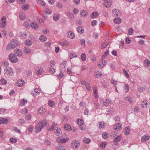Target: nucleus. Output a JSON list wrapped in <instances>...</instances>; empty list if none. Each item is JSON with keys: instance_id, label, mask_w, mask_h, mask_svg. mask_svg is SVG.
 I'll return each instance as SVG.
<instances>
[{"instance_id": "33", "label": "nucleus", "mask_w": 150, "mask_h": 150, "mask_svg": "<svg viewBox=\"0 0 150 150\" xmlns=\"http://www.w3.org/2000/svg\"><path fill=\"white\" fill-rule=\"evenodd\" d=\"M29 7V5L28 4H26L25 5H23L22 6L21 8L23 10H28Z\"/></svg>"}, {"instance_id": "18", "label": "nucleus", "mask_w": 150, "mask_h": 150, "mask_svg": "<svg viewBox=\"0 0 150 150\" xmlns=\"http://www.w3.org/2000/svg\"><path fill=\"white\" fill-rule=\"evenodd\" d=\"M113 109L112 107H110V109H109L107 111L106 114L108 115H109L110 114H112L113 113Z\"/></svg>"}, {"instance_id": "3", "label": "nucleus", "mask_w": 150, "mask_h": 150, "mask_svg": "<svg viewBox=\"0 0 150 150\" xmlns=\"http://www.w3.org/2000/svg\"><path fill=\"white\" fill-rule=\"evenodd\" d=\"M4 71L6 74L9 75L10 76H12L14 74V71L11 67H8L6 68Z\"/></svg>"}, {"instance_id": "44", "label": "nucleus", "mask_w": 150, "mask_h": 150, "mask_svg": "<svg viewBox=\"0 0 150 150\" xmlns=\"http://www.w3.org/2000/svg\"><path fill=\"white\" fill-rule=\"evenodd\" d=\"M86 87V89L88 91H91V88L90 86V84L88 83L86 84V85H85Z\"/></svg>"}, {"instance_id": "57", "label": "nucleus", "mask_w": 150, "mask_h": 150, "mask_svg": "<svg viewBox=\"0 0 150 150\" xmlns=\"http://www.w3.org/2000/svg\"><path fill=\"white\" fill-rule=\"evenodd\" d=\"M67 72L68 74H72V72L71 71V68L70 67H68L67 68Z\"/></svg>"}, {"instance_id": "24", "label": "nucleus", "mask_w": 150, "mask_h": 150, "mask_svg": "<svg viewBox=\"0 0 150 150\" xmlns=\"http://www.w3.org/2000/svg\"><path fill=\"white\" fill-rule=\"evenodd\" d=\"M28 101L23 99H21L20 102V105H25L27 103Z\"/></svg>"}, {"instance_id": "50", "label": "nucleus", "mask_w": 150, "mask_h": 150, "mask_svg": "<svg viewBox=\"0 0 150 150\" xmlns=\"http://www.w3.org/2000/svg\"><path fill=\"white\" fill-rule=\"evenodd\" d=\"M138 91L140 92H144L145 91V88L144 87H138Z\"/></svg>"}, {"instance_id": "55", "label": "nucleus", "mask_w": 150, "mask_h": 150, "mask_svg": "<svg viewBox=\"0 0 150 150\" xmlns=\"http://www.w3.org/2000/svg\"><path fill=\"white\" fill-rule=\"evenodd\" d=\"M57 125L55 124L54 123H53L52 125V126L48 129L49 130H54L55 126H56Z\"/></svg>"}, {"instance_id": "6", "label": "nucleus", "mask_w": 150, "mask_h": 150, "mask_svg": "<svg viewBox=\"0 0 150 150\" xmlns=\"http://www.w3.org/2000/svg\"><path fill=\"white\" fill-rule=\"evenodd\" d=\"M41 92V90L38 88H35L33 91L31 92V94L34 97H36Z\"/></svg>"}, {"instance_id": "28", "label": "nucleus", "mask_w": 150, "mask_h": 150, "mask_svg": "<svg viewBox=\"0 0 150 150\" xmlns=\"http://www.w3.org/2000/svg\"><path fill=\"white\" fill-rule=\"evenodd\" d=\"M102 76V74L100 71H97L96 72V77L97 78H99L101 77Z\"/></svg>"}, {"instance_id": "2", "label": "nucleus", "mask_w": 150, "mask_h": 150, "mask_svg": "<svg viewBox=\"0 0 150 150\" xmlns=\"http://www.w3.org/2000/svg\"><path fill=\"white\" fill-rule=\"evenodd\" d=\"M19 44V43L17 40L13 39L7 45L6 50H10L18 46Z\"/></svg>"}, {"instance_id": "48", "label": "nucleus", "mask_w": 150, "mask_h": 150, "mask_svg": "<svg viewBox=\"0 0 150 150\" xmlns=\"http://www.w3.org/2000/svg\"><path fill=\"white\" fill-rule=\"evenodd\" d=\"M28 131L29 132H32L33 131V127L32 125H30L28 129Z\"/></svg>"}, {"instance_id": "34", "label": "nucleus", "mask_w": 150, "mask_h": 150, "mask_svg": "<svg viewBox=\"0 0 150 150\" xmlns=\"http://www.w3.org/2000/svg\"><path fill=\"white\" fill-rule=\"evenodd\" d=\"M121 19L120 18H115L114 20V22L116 24H119L121 23Z\"/></svg>"}, {"instance_id": "31", "label": "nucleus", "mask_w": 150, "mask_h": 150, "mask_svg": "<svg viewBox=\"0 0 150 150\" xmlns=\"http://www.w3.org/2000/svg\"><path fill=\"white\" fill-rule=\"evenodd\" d=\"M45 108L42 107L39 108L38 110V113L40 114H42L45 112Z\"/></svg>"}, {"instance_id": "27", "label": "nucleus", "mask_w": 150, "mask_h": 150, "mask_svg": "<svg viewBox=\"0 0 150 150\" xmlns=\"http://www.w3.org/2000/svg\"><path fill=\"white\" fill-rule=\"evenodd\" d=\"M59 18V14H55L53 17V19L55 21H57Z\"/></svg>"}, {"instance_id": "11", "label": "nucleus", "mask_w": 150, "mask_h": 150, "mask_svg": "<svg viewBox=\"0 0 150 150\" xmlns=\"http://www.w3.org/2000/svg\"><path fill=\"white\" fill-rule=\"evenodd\" d=\"M14 52L16 54L18 57H21L22 55V52L19 49H15Z\"/></svg>"}, {"instance_id": "21", "label": "nucleus", "mask_w": 150, "mask_h": 150, "mask_svg": "<svg viewBox=\"0 0 150 150\" xmlns=\"http://www.w3.org/2000/svg\"><path fill=\"white\" fill-rule=\"evenodd\" d=\"M99 15L98 12L97 11L92 13L91 15V18H94L97 17Z\"/></svg>"}, {"instance_id": "45", "label": "nucleus", "mask_w": 150, "mask_h": 150, "mask_svg": "<svg viewBox=\"0 0 150 150\" xmlns=\"http://www.w3.org/2000/svg\"><path fill=\"white\" fill-rule=\"evenodd\" d=\"M69 140V138L61 139V143H65Z\"/></svg>"}, {"instance_id": "56", "label": "nucleus", "mask_w": 150, "mask_h": 150, "mask_svg": "<svg viewBox=\"0 0 150 150\" xmlns=\"http://www.w3.org/2000/svg\"><path fill=\"white\" fill-rule=\"evenodd\" d=\"M13 129L15 132H17L19 134H20L21 133L20 131L16 127H15L13 128Z\"/></svg>"}, {"instance_id": "22", "label": "nucleus", "mask_w": 150, "mask_h": 150, "mask_svg": "<svg viewBox=\"0 0 150 150\" xmlns=\"http://www.w3.org/2000/svg\"><path fill=\"white\" fill-rule=\"evenodd\" d=\"M8 120L6 119H4L3 118H0V124H6L8 123Z\"/></svg>"}, {"instance_id": "26", "label": "nucleus", "mask_w": 150, "mask_h": 150, "mask_svg": "<svg viewBox=\"0 0 150 150\" xmlns=\"http://www.w3.org/2000/svg\"><path fill=\"white\" fill-rule=\"evenodd\" d=\"M83 141L84 143L86 144H88L91 141V139L86 137H84L83 139Z\"/></svg>"}, {"instance_id": "7", "label": "nucleus", "mask_w": 150, "mask_h": 150, "mask_svg": "<svg viewBox=\"0 0 150 150\" xmlns=\"http://www.w3.org/2000/svg\"><path fill=\"white\" fill-rule=\"evenodd\" d=\"M122 137L121 135L115 137L113 141V142L115 145H118V142H119L122 139Z\"/></svg>"}, {"instance_id": "35", "label": "nucleus", "mask_w": 150, "mask_h": 150, "mask_svg": "<svg viewBox=\"0 0 150 150\" xmlns=\"http://www.w3.org/2000/svg\"><path fill=\"white\" fill-rule=\"evenodd\" d=\"M25 43L26 45L29 46H31L32 44V42L29 40H26L25 42Z\"/></svg>"}, {"instance_id": "40", "label": "nucleus", "mask_w": 150, "mask_h": 150, "mask_svg": "<svg viewBox=\"0 0 150 150\" xmlns=\"http://www.w3.org/2000/svg\"><path fill=\"white\" fill-rule=\"evenodd\" d=\"M126 100L127 101L129 102L130 103H132L133 102V100L131 97L129 96L126 97L125 98Z\"/></svg>"}, {"instance_id": "30", "label": "nucleus", "mask_w": 150, "mask_h": 150, "mask_svg": "<svg viewBox=\"0 0 150 150\" xmlns=\"http://www.w3.org/2000/svg\"><path fill=\"white\" fill-rule=\"evenodd\" d=\"M76 122L77 124L80 126H81L83 123V120L81 119H78Z\"/></svg>"}, {"instance_id": "64", "label": "nucleus", "mask_w": 150, "mask_h": 150, "mask_svg": "<svg viewBox=\"0 0 150 150\" xmlns=\"http://www.w3.org/2000/svg\"><path fill=\"white\" fill-rule=\"evenodd\" d=\"M23 25L27 28H28L30 27L29 24L27 22H25L23 23Z\"/></svg>"}, {"instance_id": "5", "label": "nucleus", "mask_w": 150, "mask_h": 150, "mask_svg": "<svg viewBox=\"0 0 150 150\" xmlns=\"http://www.w3.org/2000/svg\"><path fill=\"white\" fill-rule=\"evenodd\" d=\"M6 24V18L5 16H4L1 18L0 21V27L1 28H5Z\"/></svg>"}, {"instance_id": "32", "label": "nucleus", "mask_w": 150, "mask_h": 150, "mask_svg": "<svg viewBox=\"0 0 150 150\" xmlns=\"http://www.w3.org/2000/svg\"><path fill=\"white\" fill-rule=\"evenodd\" d=\"M39 39L41 41L44 42L47 40V38L44 35H41L39 37Z\"/></svg>"}, {"instance_id": "17", "label": "nucleus", "mask_w": 150, "mask_h": 150, "mask_svg": "<svg viewBox=\"0 0 150 150\" xmlns=\"http://www.w3.org/2000/svg\"><path fill=\"white\" fill-rule=\"evenodd\" d=\"M80 14L81 16L83 17H86L87 16V12L85 10H82L80 12Z\"/></svg>"}, {"instance_id": "47", "label": "nucleus", "mask_w": 150, "mask_h": 150, "mask_svg": "<svg viewBox=\"0 0 150 150\" xmlns=\"http://www.w3.org/2000/svg\"><path fill=\"white\" fill-rule=\"evenodd\" d=\"M99 128H103V127L105 126V123L103 122H99Z\"/></svg>"}, {"instance_id": "43", "label": "nucleus", "mask_w": 150, "mask_h": 150, "mask_svg": "<svg viewBox=\"0 0 150 150\" xmlns=\"http://www.w3.org/2000/svg\"><path fill=\"white\" fill-rule=\"evenodd\" d=\"M144 64L145 66H148L150 65V62L148 59H146L144 60Z\"/></svg>"}, {"instance_id": "60", "label": "nucleus", "mask_w": 150, "mask_h": 150, "mask_svg": "<svg viewBox=\"0 0 150 150\" xmlns=\"http://www.w3.org/2000/svg\"><path fill=\"white\" fill-rule=\"evenodd\" d=\"M19 124L21 125H23L25 124V120L23 119H20L19 121Z\"/></svg>"}, {"instance_id": "42", "label": "nucleus", "mask_w": 150, "mask_h": 150, "mask_svg": "<svg viewBox=\"0 0 150 150\" xmlns=\"http://www.w3.org/2000/svg\"><path fill=\"white\" fill-rule=\"evenodd\" d=\"M48 104L50 107H53L54 106V103L52 100H50L48 101Z\"/></svg>"}, {"instance_id": "15", "label": "nucleus", "mask_w": 150, "mask_h": 150, "mask_svg": "<svg viewBox=\"0 0 150 150\" xmlns=\"http://www.w3.org/2000/svg\"><path fill=\"white\" fill-rule=\"evenodd\" d=\"M130 132V129L129 127H126L124 131V134L125 135L129 134Z\"/></svg>"}, {"instance_id": "36", "label": "nucleus", "mask_w": 150, "mask_h": 150, "mask_svg": "<svg viewBox=\"0 0 150 150\" xmlns=\"http://www.w3.org/2000/svg\"><path fill=\"white\" fill-rule=\"evenodd\" d=\"M102 137L104 139H106L109 136V134L105 132H104L102 133Z\"/></svg>"}, {"instance_id": "20", "label": "nucleus", "mask_w": 150, "mask_h": 150, "mask_svg": "<svg viewBox=\"0 0 150 150\" xmlns=\"http://www.w3.org/2000/svg\"><path fill=\"white\" fill-rule=\"evenodd\" d=\"M59 43L62 46L64 47H67L68 46L69 44V42L67 41L65 42H59Z\"/></svg>"}, {"instance_id": "51", "label": "nucleus", "mask_w": 150, "mask_h": 150, "mask_svg": "<svg viewBox=\"0 0 150 150\" xmlns=\"http://www.w3.org/2000/svg\"><path fill=\"white\" fill-rule=\"evenodd\" d=\"M26 72L28 76H31L32 74V71L31 70H28Z\"/></svg>"}, {"instance_id": "41", "label": "nucleus", "mask_w": 150, "mask_h": 150, "mask_svg": "<svg viewBox=\"0 0 150 150\" xmlns=\"http://www.w3.org/2000/svg\"><path fill=\"white\" fill-rule=\"evenodd\" d=\"M129 85L127 84H125L124 87V89L125 90L126 92H127L129 90Z\"/></svg>"}, {"instance_id": "9", "label": "nucleus", "mask_w": 150, "mask_h": 150, "mask_svg": "<svg viewBox=\"0 0 150 150\" xmlns=\"http://www.w3.org/2000/svg\"><path fill=\"white\" fill-rule=\"evenodd\" d=\"M113 14L117 16H120L121 15V12L117 9H114L112 10Z\"/></svg>"}, {"instance_id": "4", "label": "nucleus", "mask_w": 150, "mask_h": 150, "mask_svg": "<svg viewBox=\"0 0 150 150\" xmlns=\"http://www.w3.org/2000/svg\"><path fill=\"white\" fill-rule=\"evenodd\" d=\"M8 58L10 60L12 63H16L18 61L17 57L13 54H11L8 55Z\"/></svg>"}, {"instance_id": "62", "label": "nucleus", "mask_w": 150, "mask_h": 150, "mask_svg": "<svg viewBox=\"0 0 150 150\" xmlns=\"http://www.w3.org/2000/svg\"><path fill=\"white\" fill-rule=\"evenodd\" d=\"M58 150H65V147L64 146H59L57 148Z\"/></svg>"}, {"instance_id": "29", "label": "nucleus", "mask_w": 150, "mask_h": 150, "mask_svg": "<svg viewBox=\"0 0 150 150\" xmlns=\"http://www.w3.org/2000/svg\"><path fill=\"white\" fill-rule=\"evenodd\" d=\"M122 125H120V124L117 123L115 124L113 127V128L115 130L117 129L120 128Z\"/></svg>"}, {"instance_id": "8", "label": "nucleus", "mask_w": 150, "mask_h": 150, "mask_svg": "<svg viewBox=\"0 0 150 150\" xmlns=\"http://www.w3.org/2000/svg\"><path fill=\"white\" fill-rule=\"evenodd\" d=\"M71 144L73 148H76L79 146V143L78 141L75 140L71 143Z\"/></svg>"}, {"instance_id": "49", "label": "nucleus", "mask_w": 150, "mask_h": 150, "mask_svg": "<svg viewBox=\"0 0 150 150\" xmlns=\"http://www.w3.org/2000/svg\"><path fill=\"white\" fill-rule=\"evenodd\" d=\"M134 30L133 28H130L129 29L128 33L129 35H132L133 33Z\"/></svg>"}, {"instance_id": "13", "label": "nucleus", "mask_w": 150, "mask_h": 150, "mask_svg": "<svg viewBox=\"0 0 150 150\" xmlns=\"http://www.w3.org/2000/svg\"><path fill=\"white\" fill-rule=\"evenodd\" d=\"M31 52V49L28 47H24L23 48L24 52L27 54H28L30 53Z\"/></svg>"}, {"instance_id": "23", "label": "nucleus", "mask_w": 150, "mask_h": 150, "mask_svg": "<svg viewBox=\"0 0 150 150\" xmlns=\"http://www.w3.org/2000/svg\"><path fill=\"white\" fill-rule=\"evenodd\" d=\"M24 83V80L23 79L19 80L18 81L17 83V86L19 87H21L22 86L23 84Z\"/></svg>"}, {"instance_id": "25", "label": "nucleus", "mask_w": 150, "mask_h": 150, "mask_svg": "<svg viewBox=\"0 0 150 150\" xmlns=\"http://www.w3.org/2000/svg\"><path fill=\"white\" fill-rule=\"evenodd\" d=\"M19 17L21 19L24 20L25 18V14L24 13L21 12L19 14Z\"/></svg>"}, {"instance_id": "61", "label": "nucleus", "mask_w": 150, "mask_h": 150, "mask_svg": "<svg viewBox=\"0 0 150 150\" xmlns=\"http://www.w3.org/2000/svg\"><path fill=\"white\" fill-rule=\"evenodd\" d=\"M99 62L103 65L104 66L106 65V62L103 59H101L100 60Z\"/></svg>"}, {"instance_id": "52", "label": "nucleus", "mask_w": 150, "mask_h": 150, "mask_svg": "<svg viewBox=\"0 0 150 150\" xmlns=\"http://www.w3.org/2000/svg\"><path fill=\"white\" fill-rule=\"evenodd\" d=\"M77 55L74 53H71L70 55V58L72 59L74 57H77Z\"/></svg>"}, {"instance_id": "39", "label": "nucleus", "mask_w": 150, "mask_h": 150, "mask_svg": "<svg viewBox=\"0 0 150 150\" xmlns=\"http://www.w3.org/2000/svg\"><path fill=\"white\" fill-rule=\"evenodd\" d=\"M81 57L83 61L84 62L86 61V56L84 53H82Z\"/></svg>"}, {"instance_id": "10", "label": "nucleus", "mask_w": 150, "mask_h": 150, "mask_svg": "<svg viewBox=\"0 0 150 150\" xmlns=\"http://www.w3.org/2000/svg\"><path fill=\"white\" fill-rule=\"evenodd\" d=\"M111 1L110 0H105L104 1L103 4L105 7L108 8L111 6Z\"/></svg>"}, {"instance_id": "58", "label": "nucleus", "mask_w": 150, "mask_h": 150, "mask_svg": "<svg viewBox=\"0 0 150 150\" xmlns=\"http://www.w3.org/2000/svg\"><path fill=\"white\" fill-rule=\"evenodd\" d=\"M94 106L96 109H98L100 106L99 103L97 102H95L94 103Z\"/></svg>"}, {"instance_id": "38", "label": "nucleus", "mask_w": 150, "mask_h": 150, "mask_svg": "<svg viewBox=\"0 0 150 150\" xmlns=\"http://www.w3.org/2000/svg\"><path fill=\"white\" fill-rule=\"evenodd\" d=\"M64 128L65 129L68 131H70L71 129V126H70V125L67 124L65 125Z\"/></svg>"}, {"instance_id": "19", "label": "nucleus", "mask_w": 150, "mask_h": 150, "mask_svg": "<svg viewBox=\"0 0 150 150\" xmlns=\"http://www.w3.org/2000/svg\"><path fill=\"white\" fill-rule=\"evenodd\" d=\"M31 27L34 29H37L38 27V25L36 23L33 22L30 24Z\"/></svg>"}, {"instance_id": "54", "label": "nucleus", "mask_w": 150, "mask_h": 150, "mask_svg": "<svg viewBox=\"0 0 150 150\" xmlns=\"http://www.w3.org/2000/svg\"><path fill=\"white\" fill-rule=\"evenodd\" d=\"M43 71L42 69H38L36 73L38 75H40L42 73Z\"/></svg>"}, {"instance_id": "37", "label": "nucleus", "mask_w": 150, "mask_h": 150, "mask_svg": "<svg viewBox=\"0 0 150 150\" xmlns=\"http://www.w3.org/2000/svg\"><path fill=\"white\" fill-rule=\"evenodd\" d=\"M109 42H104L103 43L101 44V49H103L108 44Z\"/></svg>"}, {"instance_id": "63", "label": "nucleus", "mask_w": 150, "mask_h": 150, "mask_svg": "<svg viewBox=\"0 0 150 150\" xmlns=\"http://www.w3.org/2000/svg\"><path fill=\"white\" fill-rule=\"evenodd\" d=\"M10 141L12 143H15L17 142V140L16 139L13 138H10Z\"/></svg>"}, {"instance_id": "16", "label": "nucleus", "mask_w": 150, "mask_h": 150, "mask_svg": "<svg viewBox=\"0 0 150 150\" xmlns=\"http://www.w3.org/2000/svg\"><path fill=\"white\" fill-rule=\"evenodd\" d=\"M77 31L79 33H83L84 31V28L82 26H80L77 28Z\"/></svg>"}, {"instance_id": "14", "label": "nucleus", "mask_w": 150, "mask_h": 150, "mask_svg": "<svg viewBox=\"0 0 150 150\" xmlns=\"http://www.w3.org/2000/svg\"><path fill=\"white\" fill-rule=\"evenodd\" d=\"M67 34L68 36L70 38L73 39L75 37L74 33L71 31H69L67 33Z\"/></svg>"}, {"instance_id": "1", "label": "nucleus", "mask_w": 150, "mask_h": 150, "mask_svg": "<svg viewBox=\"0 0 150 150\" xmlns=\"http://www.w3.org/2000/svg\"><path fill=\"white\" fill-rule=\"evenodd\" d=\"M47 124V122L45 120H43L38 123L35 126V132L36 133H38L40 132Z\"/></svg>"}, {"instance_id": "12", "label": "nucleus", "mask_w": 150, "mask_h": 150, "mask_svg": "<svg viewBox=\"0 0 150 150\" xmlns=\"http://www.w3.org/2000/svg\"><path fill=\"white\" fill-rule=\"evenodd\" d=\"M150 137L148 135H144L141 137V141L143 142H145L148 141Z\"/></svg>"}, {"instance_id": "59", "label": "nucleus", "mask_w": 150, "mask_h": 150, "mask_svg": "<svg viewBox=\"0 0 150 150\" xmlns=\"http://www.w3.org/2000/svg\"><path fill=\"white\" fill-rule=\"evenodd\" d=\"M123 71L124 74L126 76V77L127 78H129V74H128L127 71L125 69H123Z\"/></svg>"}, {"instance_id": "53", "label": "nucleus", "mask_w": 150, "mask_h": 150, "mask_svg": "<svg viewBox=\"0 0 150 150\" xmlns=\"http://www.w3.org/2000/svg\"><path fill=\"white\" fill-rule=\"evenodd\" d=\"M1 83L3 85H6L7 83L6 80L3 78H2L1 79Z\"/></svg>"}, {"instance_id": "46", "label": "nucleus", "mask_w": 150, "mask_h": 150, "mask_svg": "<svg viewBox=\"0 0 150 150\" xmlns=\"http://www.w3.org/2000/svg\"><path fill=\"white\" fill-rule=\"evenodd\" d=\"M55 132L57 136H58L59 134L60 133L61 131V129L59 128L57 129L56 130L55 129Z\"/></svg>"}]
</instances>
